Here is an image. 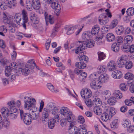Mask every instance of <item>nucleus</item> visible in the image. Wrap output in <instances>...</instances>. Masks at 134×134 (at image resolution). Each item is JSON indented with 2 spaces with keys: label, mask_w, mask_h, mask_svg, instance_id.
<instances>
[{
  "label": "nucleus",
  "mask_w": 134,
  "mask_h": 134,
  "mask_svg": "<svg viewBox=\"0 0 134 134\" xmlns=\"http://www.w3.org/2000/svg\"><path fill=\"white\" fill-rule=\"evenodd\" d=\"M91 33L90 32H86L83 33L82 36V38L85 40H88V39L91 37Z\"/></svg>",
  "instance_id": "obj_36"
},
{
  "label": "nucleus",
  "mask_w": 134,
  "mask_h": 134,
  "mask_svg": "<svg viewBox=\"0 0 134 134\" xmlns=\"http://www.w3.org/2000/svg\"><path fill=\"white\" fill-rule=\"evenodd\" d=\"M87 75L85 72H81L79 76L80 80L81 81H84V80L86 78Z\"/></svg>",
  "instance_id": "obj_41"
},
{
  "label": "nucleus",
  "mask_w": 134,
  "mask_h": 134,
  "mask_svg": "<svg viewBox=\"0 0 134 134\" xmlns=\"http://www.w3.org/2000/svg\"><path fill=\"white\" fill-rule=\"evenodd\" d=\"M98 60L99 61H101L102 60L104 59L105 57V55L103 52H98Z\"/></svg>",
  "instance_id": "obj_48"
},
{
  "label": "nucleus",
  "mask_w": 134,
  "mask_h": 134,
  "mask_svg": "<svg viewBox=\"0 0 134 134\" xmlns=\"http://www.w3.org/2000/svg\"><path fill=\"white\" fill-rule=\"evenodd\" d=\"M124 40L123 37L120 36H119L116 38V40L117 44L119 45L122 44L124 42Z\"/></svg>",
  "instance_id": "obj_46"
},
{
  "label": "nucleus",
  "mask_w": 134,
  "mask_h": 134,
  "mask_svg": "<svg viewBox=\"0 0 134 134\" xmlns=\"http://www.w3.org/2000/svg\"><path fill=\"white\" fill-rule=\"evenodd\" d=\"M10 111H9V112H11L10 113H15L16 112L17 113H18V110L14 107H13V105L12 106V107L10 106Z\"/></svg>",
  "instance_id": "obj_58"
},
{
  "label": "nucleus",
  "mask_w": 134,
  "mask_h": 134,
  "mask_svg": "<svg viewBox=\"0 0 134 134\" xmlns=\"http://www.w3.org/2000/svg\"><path fill=\"white\" fill-rule=\"evenodd\" d=\"M53 0H51L50 1V3H48V4H51V6L52 8L53 9H55V13L57 16L58 15L60 12L61 9V6L58 3L56 2H53Z\"/></svg>",
  "instance_id": "obj_6"
},
{
  "label": "nucleus",
  "mask_w": 134,
  "mask_h": 134,
  "mask_svg": "<svg viewBox=\"0 0 134 134\" xmlns=\"http://www.w3.org/2000/svg\"><path fill=\"white\" fill-rule=\"evenodd\" d=\"M47 86L48 89L52 92H57L58 91L57 89L55 90H54V87L50 83H47Z\"/></svg>",
  "instance_id": "obj_43"
},
{
  "label": "nucleus",
  "mask_w": 134,
  "mask_h": 134,
  "mask_svg": "<svg viewBox=\"0 0 134 134\" xmlns=\"http://www.w3.org/2000/svg\"><path fill=\"white\" fill-rule=\"evenodd\" d=\"M8 7L11 8V6L9 5L7 2H4L2 0H0V7L1 9L3 10H5Z\"/></svg>",
  "instance_id": "obj_16"
},
{
  "label": "nucleus",
  "mask_w": 134,
  "mask_h": 134,
  "mask_svg": "<svg viewBox=\"0 0 134 134\" xmlns=\"http://www.w3.org/2000/svg\"><path fill=\"white\" fill-rule=\"evenodd\" d=\"M33 8L36 10H38L41 7L40 3L32 4Z\"/></svg>",
  "instance_id": "obj_61"
},
{
  "label": "nucleus",
  "mask_w": 134,
  "mask_h": 134,
  "mask_svg": "<svg viewBox=\"0 0 134 134\" xmlns=\"http://www.w3.org/2000/svg\"><path fill=\"white\" fill-rule=\"evenodd\" d=\"M33 7L32 3L30 1H28L26 2V7L27 10H31L32 9V7Z\"/></svg>",
  "instance_id": "obj_49"
},
{
  "label": "nucleus",
  "mask_w": 134,
  "mask_h": 134,
  "mask_svg": "<svg viewBox=\"0 0 134 134\" xmlns=\"http://www.w3.org/2000/svg\"><path fill=\"white\" fill-rule=\"evenodd\" d=\"M114 95V97L116 99H120L122 97V93H121L119 90H115L113 93Z\"/></svg>",
  "instance_id": "obj_27"
},
{
  "label": "nucleus",
  "mask_w": 134,
  "mask_h": 134,
  "mask_svg": "<svg viewBox=\"0 0 134 134\" xmlns=\"http://www.w3.org/2000/svg\"><path fill=\"white\" fill-rule=\"evenodd\" d=\"M118 120L117 119L114 120L110 125V126L112 129H116L118 127Z\"/></svg>",
  "instance_id": "obj_35"
},
{
  "label": "nucleus",
  "mask_w": 134,
  "mask_h": 134,
  "mask_svg": "<svg viewBox=\"0 0 134 134\" xmlns=\"http://www.w3.org/2000/svg\"><path fill=\"white\" fill-rule=\"evenodd\" d=\"M99 27L98 25L94 26L92 30L91 34H97L99 32Z\"/></svg>",
  "instance_id": "obj_33"
},
{
  "label": "nucleus",
  "mask_w": 134,
  "mask_h": 134,
  "mask_svg": "<svg viewBox=\"0 0 134 134\" xmlns=\"http://www.w3.org/2000/svg\"><path fill=\"white\" fill-rule=\"evenodd\" d=\"M77 121L78 122L81 124H83L85 122V120L82 116H79L78 117Z\"/></svg>",
  "instance_id": "obj_53"
},
{
  "label": "nucleus",
  "mask_w": 134,
  "mask_h": 134,
  "mask_svg": "<svg viewBox=\"0 0 134 134\" xmlns=\"http://www.w3.org/2000/svg\"><path fill=\"white\" fill-rule=\"evenodd\" d=\"M102 36L101 37H97L95 38V40L97 41V43L98 44H100L102 42Z\"/></svg>",
  "instance_id": "obj_62"
},
{
  "label": "nucleus",
  "mask_w": 134,
  "mask_h": 134,
  "mask_svg": "<svg viewBox=\"0 0 134 134\" xmlns=\"http://www.w3.org/2000/svg\"><path fill=\"white\" fill-rule=\"evenodd\" d=\"M87 130L84 125H80L79 127L78 132L79 134H86Z\"/></svg>",
  "instance_id": "obj_26"
},
{
  "label": "nucleus",
  "mask_w": 134,
  "mask_h": 134,
  "mask_svg": "<svg viewBox=\"0 0 134 134\" xmlns=\"http://www.w3.org/2000/svg\"><path fill=\"white\" fill-rule=\"evenodd\" d=\"M84 101L85 103L88 107H90L93 106L92 101L91 102V99H85Z\"/></svg>",
  "instance_id": "obj_51"
},
{
  "label": "nucleus",
  "mask_w": 134,
  "mask_h": 134,
  "mask_svg": "<svg viewBox=\"0 0 134 134\" xmlns=\"http://www.w3.org/2000/svg\"><path fill=\"white\" fill-rule=\"evenodd\" d=\"M132 62L130 60H128L124 65V67H125L127 69H130L132 68Z\"/></svg>",
  "instance_id": "obj_40"
},
{
  "label": "nucleus",
  "mask_w": 134,
  "mask_h": 134,
  "mask_svg": "<svg viewBox=\"0 0 134 134\" xmlns=\"http://www.w3.org/2000/svg\"><path fill=\"white\" fill-rule=\"evenodd\" d=\"M87 62H76L75 64V66L79 69H83L86 67V63Z\"/></svg>",
  "instance_id": "obj_22"
},
{
  "label": "nucleus",
  "mask_w": 134,
  "mask_h": 134,
  "mask_svg": "<svg viewBox=\"0 0 134 134\" xmlns=\"http://www.w3.org/2000/svg\"><path fill=\"white\" fill-rule=\"evenodd\" d=\"M116 98L114 97H111L107 100V103L110 105H114L116 102Z\"/></svg>",
  "instance_id": "obj_24"
},
{
  "label": "nucleus",
  "mask_w": 134,
  "mask_h": 134,
  "mask_svg": "<svg viewBox=\"0 0 134 134\" xmlns=\"http://www.w3.org/2000/svg\"><path fill=\"white\" fill-rule=\"evenodd\" d=\"M65 117L66 118L67 121L68 122H70L72 121H74L75 119V116L72 114L71 111L69 112L68 114H67Z\"/></svg>",
  "instance_id": "obj_19"
},
{
  "label": "nucleus",
  "mask_w": 134,
  "mask_h": 134,
  "mask_svg": "<svg viewBox=\"0 0 134 134\" xmlns=\"http://www.w3.org/2000/svg\"><path fill=\"white\" fill-rule=\"evenodd\" d=\"M130 123L129 122L128 120H125L123 121L122 123V126L124 128H127L130 125Z\"/></svg>",
  "instance_id": "obj_44"
},
{
  "label": "nucleus",
  "mask_w": 134,
  "mask_h": 134,
  "mask_svg": "<svg viewBox=\"0 0 134 134\" xmlns=\"http://www.w3.org/2000/svg\"><path fill=\"white\" fill-rule=\"evenodd\" d=\"M86 41L87 46V47L92 48L94 46V42L93 40H89Z\"/></svg>",
  "instance_id": "obj_42"
},
{
  "label": "nucleus",
  "mask_w": 134,
  "mask_h": 134,
  "mask_svg": "<svg viewBox=\"0 0 134 134\" xmlns=\"http://www.w3.org/2000/svg\"><path fill=\"white\" fill-rule=\"evenodd\" d=\"M110 27L109 26L107 25L103 26L102 28V29L103 30V32H108L110 30Z\"/></svg>",
  "instance_id": "obj_60"
},
{
  "label": "nucleus",
  "mask_w": 134,
  "mask_h": 134,
  "mask_svg": "<svg viewBox=\"0 0 134 134\" xmlns=\"http://www.w3.org/2000/svg\"><path fill=\"white\" fill-rule=\"evenodd\" d=\"M79 46L77 47L75 50V53L76 54H78L83 49H85L87 47L86 41H79Z\"/></svg>",
  "instance_id": "obj_11"
},
{
  "label": "nucleus",
  "mask_w": 134,
  "mask_h": 134,
  "mask_svg": "<svg viewBox=\"0 0 134 134\" xmlns=\"http://www.w3.org/2000/svg\"><path fill=\"white\" fill-rule=\"evenodd\" d=\"M92 102L93 107L94 105H96V106H99L102 103L101 100L98 98H94Z\"/></svg>",
  "instance_id": "obj_32"
},
{
  "label": "nucleus",
  "mask_w": 134,
  "mask_h": 134,
  "mask_svg": "<svg viewBox=\"0 0 134 134\" xmlns=\"http://www.w3.org/2000/svg\"><path fill=\"white\" fill-rule=\"evenodd\" d=\"M119 45L116 43H113L111 46L112 50L115 52H118L120 49Z\"/></svg>",
  "instance_id": "obj_31"
},
{
  "label": "nucleus",
  "mask_w": 134,
  "mask_h": 134,
  "mask_svg": "<svg viewBox=\"0 0 134 134\" xmlns=\"http://www.w3.org/2000/svg\"><path fill=\"white\" fill-rule=\"evenodd\" d=\"M2 83L4 86L8 84L9 83V80L8 78H3L2 79Z\"/></svg>",
  "instance_id": "obj_64"
},
{
  "label": "nucleus",
  "mask_w": 134,
  "mask_h": 134,
  "mask_svg": "<svg viewBox=\"0 0 134 134\" xmlns=\"http://www.w3.org/2000/svg\"><path fill=\"white\" fill-rule=\"evenodd\" d=\"M56 118H55L54 117L52 120H50V121L49 120L48 121V127L50 129H52L54 127L55 123L56 121Z\"/></svg>",
  "instance_id": "obj_25"
},
{
  "label": "nucleus",
  "mask_w": 134,
  "mask_h": 134,
  "mask_svg": "<svg viewBox=\"0 0 134 134\" xmlns=\"http://www.w3.org/2000/svg\"><path fill=\"white\" fill-rule=\"evenodd\" d=\"M116 63L114 61H110L107 64V67L110 71L114 70L116 68Z\"/></svg>",
  "instance_id": "obj_14"
},
{
  "label": "nucleus",
  "mask_w": 134,
  "mask_h": 134,
  "mask_svg": "<svg viewBox=\"0 0 134 134\" xmlns=\"http://www.w3.org/2000/svg\"><path fill=\"white\" fill-rule=\"evenodd\" d=\"M106 38L107 41L109 42L114 41L115 37L114 35L112 33H109L106 36Z\"/></svg>",
  "instance_id": "obj_21"
},
{
  "label": "nucleus",
  "mask_w": 134,
  "mask_h": 134,
  "mask_svg": "<svg viewBox=\"0 0 134 134\" xmlns=\"http://www.w3.org/2000/svg\"><path fill=\"white\" fill-rule=\"evenodd\" d=\"M130 87V91L132 93H134V79L131 82Z\"/></svg>",
  "instance_id": "obj_52"
},
{
  "label": "nucleus",
  "mask_w": 134,
  "mask_h": 134,
  "mask_svg": "<svg viewBox=\"0 0 134 134\" xmlns=\"http://www.w3.org/2000/svg\"><path fill=\"white\" fill-rule=\"evenodd\" d=\"M130 46L127 44H124L122 45L121 47V49L122 51L124 52L127 53L129 52Z\"/></svg>",
  "instance_id": "obj_34"
},
{
  "label": "nucleus",
  "mask_w": 134,
  "mask_h": 134,
  "mask_svg": "<svg viewBox=\"0 0 134 134\" xmlns=\"http://www.w3.org/2000/svg\"><path fill=\"white\" fill-rule=\"evenodd\" d=\"M118 23V21L116 19L113 20L112 22V24L111 25L110 27L111 29H113L117 25Z\"/></svg>",
  "instance_id": "obj_57"
},
{
  "label": "nucleus",
  "mask_w": 134,
  "mask_h": 134,
  "mask_svg": "<svg viewBox=\"0 0 134 134\" xmlns=\"http://www.w3.org/2000/svg\"><path fill=\"white\" fill-rule=\"evenodd\" d=\"M24 101L25 108L27 110L30 109L32 106L35 105L36 103V101L35 99L32 98L27 100H25Z\"/></svg>",
  "instance_id": "obj_8"
},
{
  "label": "nucleus",
  "mask_w": 134,
  "mask_h": 134,
  "mask_svg": "<svg viewBox=\"0 0 134 134\" xmlns=\"http://www.w3.org/2000/svg\"><path fill=\"white\" fill-rule=\"evenodd\" d=\"M70 125L69 126V130H70L71 129L72 131H73L72 133L73 134H75L76 131H75V128H74L75 126L76 125V123L75 121H72L70 122Z\"/></svg>",
  "instance_id": "obj_28"
},
{
  "label": "nucleus",
  "mask_w": 134,
  "mask_h": 134,
  "mask_svg": "<svg viewBox=\"0 0 134 134\" xmlns=\"http://www.w3.org/2000/svg\"><path fill=\"white\" fill-rule=\"evenodd\" d=\"M104 112L101 116V119L103 121L106 122L109 119H110L115 114L114 108L108 106L104 107Z\"/></svg>",
  "instance_id": "obj_3"
},
{
  "label": "nucleus",
  "mask_w": 134,
  "mask_h": 134,
  "mask_svg": "<svg viewBox=\"0 0 134 134\" xmlns=\"http://www.w3.org/2000/svg\"><path fill=\"white\" fill-rule=\"evenodd\" d=\"M30 115L31 120L32 119L34 120H36L38 117V115L36 114V113L34 112L31 113L30 112Z\"/></svg>",
  "instance_id": "obj_50"
},
{
  "label": "nucleus",
  "mask_w": 134,
  "mask_h": 134,
  "mask_svg": "<svg viewBox=\"0 0 134 134\" xmlns=\"http://www.w3.org/2000/svg\"><path fill=\"white\" fill-rule=\"evenodd\" d=\"M123 28L122 26H120L117 28L116 30V32L118 35H121L123 33Z\"/></svg>",
  "instance_id": "obj_47"
},
{
  "label": "nucleus",
  "mask_w": 134,
  "mask_h": 134,
  "mask_svg": "<svg viewBox=\"0 0 134 134\" xmlns=\"http://www.w3.org/2000/svg\"><path fill=\"white\" fill-rule=\"evenodd\" d=\"M127 14L129 16H132L134 14V8L132 7L129 8L126 11Z\"/></svg>",
  "instance_id": "obj_45"
},
{
  "label": "nucleus",
  "mask_w": 134,
  "mask_h": 134,
  "mask_svg": "<svg viewBox=\"0 0 134 134\" xmlns=\"http://www.w3.org/2000/svg\"><path fill=\"white\" fill-rule=\"evenodd\" d=\"M23 17V20L21 21V18L20 17L21 15L20 13L16 14L14 17L15 20L19 25H20V23L23 25V27L26 29L25 23H26L28 21V18L27 17V13L24 10H23L22 11Z\"/></svg>",
  "instance_id": "obj_4"
},
{
  "label": "nucleus",
  "mask_w": 134,
  "mask_h": 134,
  "mask_svg": "<svg viewBox=\"0 0 134 134\" xmlns=\"http://www.w3.org/2000/svg\"><path fill=\"white\" fill-rule=\"evenodd\" d=\"M101 84L98 79L95 78L94 80L91 82L90 86L91 88L94 90H97L101 88Z\"/></svg>",
  "instance_id": "obj_9"
},
{
  "label": "nucleus",
  "mask_w": 134,
  "mask_h": 134,
  "mask_svg": "<svg viewBox=\"0 0 134 134\" xmlns=\"http://www.w3.org/2000/svg\"><path fill=\"white\" fill-rule=\"evenodd\" d=\"M9 116L11 119H15L16 118L18 114V113H10Z\"/></svg>",
  "instance_id": "obj_59"
},
{
  "label": "nucleus",
  "mask_w": 134,
  "mask_h": 134,
  "mask_svg": "<svg viewBox=\"0 0 134 134\" xmlns=\"http://www.w3.org/2000/svg\"><path fill=\"white\" fill-rule=\"evenodd\" d=\"M35 64L32 60H29L24 68H19L17 70L16 73L18 74H21L24 75H28L31 70L34 69Z\"/></svg>",
  "instance_id": "obj_2"
},
{
  "label": "nucleus",
  "mask_w": 134,
  "mask_h": 134,
  "mask_svg": "<svg viewBox=\"0 0 134 134\" xmlns=\"http://www.w3.org/2000/svg\"><path fill=\"white\" fill-rule=\"evenodd\" d=\"M94 112L97 115H100L102 112V109L99 106H95L93 108Z\"/></svg>",
  "instance_id": "obj_37"
},
{
  "label": "nucleus",
  "mask_w": 134,
  "mask_h": 134,
  "mask_svg": "<svg viewBox=\"0 0 134 134\" xmlns=\"http://www.w3.org/2000/svg\"><path fill=\"white\" fill-rule=\"evenodd\" d=\"M49 21V23L51 24H53L54 22L53 17L51 15H49L48 16V18L47 19L48 25Z\"/></svg>",
  "instance_id": "obj_55"
},
{
  "label": "nucleus",
  "mask_w": 134,
  "mask_h": 134,
  "mask_svg": "<svg viewBox=\"0 0 134 134\" xmlns=\"http://www.w3.org/2000/svg\"><path fill=\"white\" fill-rule=\"evenodd\" d=\"M9 5L11 6V8L13 6H15L16 5V1L15 0H11L9 2H7Z\"/></svg>",
  "instance_id": "obj_54"
},
{
  "label": "nucleus",
  "mask_w": 134,
  "mask_h": 134,
  "mask_svg": "<svg viewBox=\"0 0 134 134\" xmlns=\"http://www.w3.org/2000/svg\"><path fill=\"white\" fill-rule=\"evenodd\" d=\"M109 79L108 75L106 74H102L99 76L98 80L100 81V83H105L108 81Z\"/></svg>",
  "instance_id": "obj_13"
},
{
  "label": "nucleus",
  "mask_w": 134,
  "mask_h": 134,
  "mask_svg": "<svg viewBox=\"0 0 134 134\" xmlns=\"http://www.w3.org/2000/svg\"><path fill=\"white\" fill-rule=\"evenodd\" d=\"M67 121L66 118L62 119L60 120V125L62 126H65L66 124Z\"/></svg>",
  "instance_id": "obj_56"
},
{
  "label": "nucleus",
  "mask_w": 134,
  "mask_h": 134,
  "mask_svg": "<svg viewBox=\"0 0 134 134\" xmlns=\"http://www.w3.org/2000/svg\"><path fill=\"white\" fill-rule=\"evenodd\" d=\"M59 111V108L57 106L55 103L52 102L48 103L47 108H44L43 109L42 117L43 123L47 122L49 121V115L59 120V116L58 114Z\"/></svg>",
  "instance_id": "obj_1"
},
{
  "label": "nucleus",
  "mask_w": 134,
  "mask_h": 134,
  "mask_svg": "<svg viewBox=\"0 0 134 134\" xmlns=\"http://www.w3.org/2000/svg\"><path fill=\"white\" fill-rule=\"evenodd\" d=\"M125 78L129 80H132L134 78V75L131 73L127 72L125 75Z\"/></svg>",
  "instance_id": "obj_39"
},
{
  "label": "nucleus",
  "mask_w": 134,
  "mask_h": 134,
  "mask_svg": "<svg viewBox=\"0 0 134 134\" xmlns=\"http://www.w3.org/2000/svg\"><path fill=\"white\" fill-rule=\"evenodd\" d=\"M113 77L114 78L119 79L122 76V73L120 71L118 70H115L112 74Z\"/></svg>",
  "instance_id": "obj_20"
},
{
  "label": "nucleus",
  "mask_w": 134,
  "mask_h": 134,
  "mask_svg": "<svg viewBox=\"0 0 134 134\" xmlns=\"http://www.w3.org/2000/svg\"><path fill=\"white\" fill-rule=\"evenodd\" d=\"M125 103L126 105L130 106L132 104H134V97H132L130 99H126L125 101Z\"/></svg>",
  "instance_id": "obj_29"
},
{
  "label": "nucleus",
  "mask_w": 134,
  "mask_h": 134,
  "mask_svg": "<svg viewBox=\"0 0 134 134\" xmlns=\"http://www.w3.org/2000/svg\"><path fill=\"white\" fill-rule=\"evenodd\" d=\"M31 20L35 24H38L39 21V19L37 16L34 17L33 18L31 19Z\"/></svg>",
  "instance_id": "obj_63"
},
{
  "label": "nucleus",
  "mask_w": 134,
  "mask_h": 134,
  "mask_svg": "<svg viewBox=\"0 0 134 134\" xmlns=\"http://www.w3.org/2000/svg\"><path fill=\"white\" fill-rule=\"evenodd\" d=\"M20 117L22 120H23L24 122L26 125H29L31 122V120L30 115V112L29 113H24L23 110H20Z\"/></svg>",
  "instance_id": "obj_5"
},
{
  "label": "nucleus",
  "mask_w": 134,
  "mask_h": 134,
  "mask_svg": "<svg viewBox=\"0 0 134 134\" xmlns=\"http://www.w3.org/2000/svg\"><path fill=\"white\" fill-rule=\"evenodd\" d=\"M60 111V114L65 117L70 112L69 109L64 107H62Z\"/></svg>",
  "instance_id": "obj_17"
},
{
  "label": "nucleus",
  "mask_w": 134,
  "mask_h": 134,
  "mask_svg": "<svg viewBox=\"0 0 134 134\" xmlns=\"http://www.w3.org/2000/svg\"><path fill=\"white\" fill-rule=\"evenodd\" d=\"M133 37L130 35L126 36L124 39V41L127 43L129 44L132 42L133 40Z\"/></svg>",
  "instance_id": "obj_23"
},
{
  "label": "nucleus",
  "mask_w": 134,
  "mask_h": 134,
  "mask_svg": "<svg viewBox=\"0 0 134 134\" xmlns=\"http://www.w3.org/2000/svg\"><path fill=\"white\" fill-rule=\"evenodd\" d=\"M106 70L105 66L104 65H101L99 66L97 68V71L95 76L97 74H100L102 72H104Z\"/></svg>",
  "instance_id": "obj_30"
},
{
  "label": "nucleus",
  "mask_w": 134,
  "mask_h": 134,
  "mask_svg": "<svg viewBox=\"0 0 134 134\" xmlns=\"http://www.w3.org/2000/svg\"><path fill=\"white\" fill-rule=\"evenodd\" d=\"M80 93L82 97L85 99L90 98L92 95V92L91 90L87 88L82 89Z\"/></svg>",
  "instance_id": "obj_7"
},
{
  "label": "nucleus",
  "mask_w": 134,
  "mask_h": 134,
  "mask_svg": "<svg viewBox=\"0 0 134 134\" xmlns=\"http://www.w3.org/2000/svg\"><path fill=\"white\" fill-rule=\"evenodd\" d=\"M2 115L4 118L7 117L9 115V111L8 108H3L1 110Z\"/></svg>",
  "instance_id": "obj_18"
},
{
  "label": "nucleus",
  "mask_w": 134,
  "mask_h": 134,
  "mask_svg": "<svg viewBox=\"0 0 134 134\" xmlns=\"http://www.w3.org/2000/svg\"><path fill=\"white\" fill-rule=\"evenodd\" d=\"M13 69V68L10 66H7V68L5 69V74L6 76L9 77L10 76V77L8 79L9 80H11L12 81H13L15 79V75L13 74L12 75H11V72L12 71Z\"/></svg>",
  "instance_id": "obj_10"
},
{
  "label": "nucleus",
  "mask_w": 134,
  "mask_h": 134,
  "mask_svg": "<svg viewBox=\"0 0 134 134\" xmlns=\"http://www.w3.org/2000/svg\"><path fill=\"white\" fill-rule=\"evenodd\" d=\"M127 60L126 58V57L125 55H122L118 59L117 61V63L119 67H124V65L127 62Z\"/></svg>",
  "instance_id": "obj_12"
},
{
  "label": "nucleus",
  "mask_w": 134,
  "mask_h": 134,
  "mask_svg": "<svg viewBox=\"0 0 134 134\" xmlns=\"http://www.w3.org/2000/svg\"><path fill=\"white\" fill-rule=\"evenodd\" d=\"M79 56H78L79 60L80 62H87L88 60V57L84 55V53L81 51L79 53Z\"/></svg>",
  "instance_id": "obj_15"
},
{
  "label": "nucleus",
  "mask_w": 134,
  "mask_h": 134,
  "mask_svg": "<svg viewBox=\"0 0 134 134\" xmlns=\"http://www.w3.org/2000/svg\"><path fill=\"white\" fill-rule=\"evenodd\" d=\"M78 29V27L77 26H75L70 27L68 29L67 32V34L69 35L72 34L76 29Z\"/></svg>",
  "instance_id": "obj_38"
}]
</instances>
